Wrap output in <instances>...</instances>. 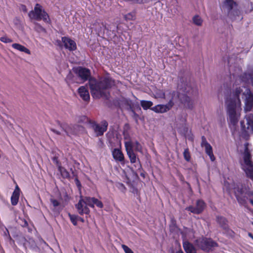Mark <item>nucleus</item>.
Returning <instances> with one entry per match:
<instances>
[{
    "mask_svg": "<svg viewBox=\"0 0 253 253\" xmlns=\"http://www.w3.org/2000/svg\"><path fill=\"white\" fill-rule=\"evenodd\" d=\"M183 157L185 161L189 162L191 160V155L189 152V150L188 148L184 149L183 152Z\"/></svg>",
    "mask_w": 253,
    "mask_h": 253,
    "instance_id": "obj_31",
    "label": "nucleus"
},
{
    "mask_svg": "<svg viewBox=\"0 0 253 253\" xmlns=\"http://www.w3.org/2000/svg\"><path fill=\"white\" fill-rule=\"evenodd\" d=\"M201 147H204L205 149L206 153L210 157L211 161H214L215 158L213 154L212 148L209 143L207 140L206 138L204 136L201 137Z\"/></svg>",
    "mask_w": 253,
    "mask_h": 253,
    "instance_id": "obj_13",
    "label": "nucleus"
},
{
    "mask_svg": "<svg viewBox=\"0 0 253 253\" xmlns=\"http://www.w3.org/2000/svg\"><path fill=\"white\" fill-rule=\"evenodd\" d=\"M12 47L13 48H14L17 50H19L20 51L24 52L28 54H31V51L29 49H28L24 46H23L19 43H13L12 44Z\"/></svg>",
    "mask_w": 253,
    "mask_h": 253,
    "instance_id": "obj_23",
    "label": "nucleus"
},
{
    "mask_svg": "<svg viewBox=\"0 0 253 253\" xmlns=\"http://www.w3.org/2000/svg\"><path fill=\"white\" fill-rule=\"evenodd\" d=\"M78 93L80 97L85 101H88L90 96L87 88L84 86H81L78 89Z\"/></svg>",
    "mask_w": 253,
    "mask_h": 253,
    "instance_id": "obj_18",
    "label": "nucleus"
},
{
    "mask_svg": "<svg viewBox=\"0 0 253 253\" xmlns=\"http://www.w3.org/2000/svg\"><path fill=\"white\" fill-rule=\"evenodd\" d=\"M88 84L93 97L107 98L110 93L106 92L105 90L112 88L115 85V83L114 80L111 77H105L99 81L95 78L91 79L89 81Z\"/></svg>",
    "mask_w": 253,
    "mask_h": 253,
    "instance_id": "obj_1",
    "label": "nucleus"
},
{
    "mask_svg": "<svg viewBox=\"0 0 253 253\" xmlns=\"http://www.w3.org/2000/svg\"><path fill=\"white\" fill-rule=\"evenodd\" d=\"M51 130L52 132H53L55 133H56V134H61V133L60 132V131H58V130H56V129H54V128H51Z\"/></svg>",
    "mask_w": 253,
    "mask_h": 253,
    "instance_id": "obj_46",
    "label": "nucleus"
},
{
    "mask_svg": "<svg viewBox=\"0 0 253 253\" xmlns=\"http://www.w3.org/2000/svg\"><path fill=\"white\" fill-rule=\"evenodd\" d=\"M178 98L186 108L192 109L193 102L190 97L186 94L180 93L175 91H171L167 95L166 99L168 100L166 105L170 110L173 107L175 102Z\"/></svg>",
    "mask_w": 253,
    "mask_h": 253,
    "instance_id": "obj_4",
    "label": "nucleus"
},
{
    "mask_svg": "<svg viewBox=\"0 0 253 253\" xmlns=\"http://www.w3.org/2000/svg\"><path fill=\"white\" fill-rule=\"evenodd\" d=\"M39 28L41 31L45 32V30L42 27L39 26Z\"/></svg>",
    "mask_w": 253,
    "mask_h": 253,
    "instance_id": "obj_52",
    "label": "nucleus"
},
{
    "mask_svg": "<svg viewBox=\"0 0 253 253\" xmlns=\"http://www.w3.org/2000/svg\"><path fill=\"white\" fill-rule=\"evenodd\" d=\"M59 170L60 171V172L61 173L62 172H61V167H59Z\"/></svg>",
    "mask_w": 253,
    "mask_h": 253,
    "instance_id": "obj_59",
    "label": "nucleus"
},
{
    "mask_svg": "<svg viewBox=\"0 0 253 253\" xmlns=\"http://www.w3.org/2000/svg\"><path fill=\"white\" fill-rule=\"evenodd\" d=\"M88 84L93 97L107 98L110 93L106 92L105 90L112 88L115 85V83L114 80L111 77H105L99 81L95 78L91 79L89 81Z\"/></svg>",
    "mask_w": 253,
    "mask_h": 253,
    "instance_id": "obj_2",
    "label": "nucleus"
},
{
    "mask_svg": "<svg viewBox=\"0 0 253 253\" xmlns=\"http://www.w3.org/2000/svg\"><path fill=\"white\" fill-rule=\"evenodd\" d=\"M134 17V15L133 14L129 13L127 14L126 15L125 17L126 20H133Z\"/></svg>",
    "mask_w": 253,
    "mask_h": 253,
    "instance_id": "obj_43",
    "label": "nucleus"
},
{
    "mask_svg": "<svg viewBox=\"0 0 253 253\" xmlns=\"http://www.w3.org/2000/svg\"><path fill=\"white\" fill-rule=\"evenodd\" d=\"M248 236L253 240V234L252 233L249 232Z\"/></svg>",
    "mask_w": 253,
    "mask_h": 253,
    "instance_id": "obj_51",
    "label": "nucleus"
},
{
    "mask_svg": "<svg viewBox=\"0 0 253 253\" xmlns=\"http://www.w3.org/2000/svg\"><path fill=\"white\" fill-rule=\"evenodd\" d=\"M132 192L134 194H135L136 196H138L139 197L140 192L137 188H133Z\"/></svg>",
    "mask_w": 253,
    "mask_h": 253,
    "instance_id": "obj_45",
    "label": "nucleus"
},
{
    "mask_svg": "<svg viewBox=\"0 0 253 253\" xmlns=\"http://www.w3.org/2000/svg\"><path fill=\"white\" fill-rule=\"evenodd\" d=\"M64 173H66L67 175L69 174L68 171L65 169H64Z\"/></svg>",
    "mask_w": 253,
    "mask_h": 253,
    "instance_id": "obj_58",
    "label": "nucleus"
},
{
    "mask_svg": "<svg viewBox=\"0 0 253 253\" xmlns=\"http://www.w3.org/2000/svg\"><path fill=\"white\" fill-rule=\"evenodd\" d=\"M236 198L239 204L244 205L245 207H246V202L245 199L237 197H236Z\"/></svg>",
    "mask_w": 253,
    "mask_h": 253,
    "instance_id": "obj_42",
    "label": "nucleus"
},
{
    "mask_svg": "<svg viewBox=\"0 0 253 253\" xmlns=\"http://www.w3.org/2000/svg\"><path fill=\"white\" fill-rule=\"evenodd\" d=\"M224 5L227 9L228 13H229L232 10L234 6L237 5V3L233 0H225Z\"/></svg>",
    "mask_w": 253,
    "mask_h": 253,
    "instance_id": "obj_25",
    "label": "nucleus"
},
{
    "mask_svg": "<svg viewBox=\"0 0 253 253\" xmlns=\"http://www.w3.org/2000/svg\"><path fill=\"white\" fill-rule=\"evenodd\" d=\"M243 94L246 96L245 110L250 111L253 107V94L249 88L246 89Z\"/></svg>",
    "mask_w": 253,
    "mask_h": 253,
    "instance_id": "obj_14",
    "label": "nucleus"
},
{
    "mask_svg": "<svg viewBox=\"0 0 253 253\" xmlns=\"http://www.w3.org/2000/svg\"><path fill=\"white\" fill-rule=\"evenodd\" d=\"M15 23L16 24H18L19 23V19H18V18H16V19H15Z\"/></svg>",
    "mask_w": 253,
    "mask_h": 253,
    "instance_id": "obj_53",
    "label": "nucleus"
},
{
    "mask_svg": "<svg viewBox=\"0 0 253 253\" xmlns=\"http://www.w3.org/2000/svg\"><path fill=\"white\" fill-rule=\"evenodd\" d=\"M252 224L253 225V222H252Z\"/></svg>",
    "mask_w": 253,
    "mask_h": 253,
    "instance_id": "obj_61",
    "label": "nucleus"
},
{
    "mask_svg": "<svg viewBox=\"0 0 253 253\" xmlns=\"http://www.w3.org/2000/svg\"><path fill=\"white\" fill-rule=\"evenodd\" d=\"M93 120H90L86 116H81L78 117L77 121L78 125H76L74 126V130L73 131V133L75 134H78L81 132H83L84 131V127L82 126V125L85 124H90L91 125V122H92Z\"/></svg>",
    "mask_w": 253,
    "mask_h": 253,
    "instance_id": "obj_9",
    "label": "nucleus"
},
{
    "mask_svg": "<svg viewBox=\"0 0 253 253\" xmlns=\"http://www.w3.org/2000/svg\"><path fill=\"white\" fill-rule=\"evenodd\" d=\"M50 202L55 208L58 207L59 205V202L56 200L50 199Z\"/></svg>",
    "mask_w": 253,
    "mask_h": 253,
    "instance_id": "obj_44",
    "label": "nucleus"
},
{
    "mask_svg": "<svg viewBox=\"0 0 253 253\" xmlns=\"http://www.w3.org/2000/svg\"><path fill=\"white\" fill-rule=\"evenodd\" d=\"M101 25L102 26H103V27L105 29H107L106 28V24L105 22H101Z\"/></svg>",
    "mask_w": 253,
    "mask_h": 253,
    "instance_id": "obj_50",
    "label": "nucleus"
},
{
    "mask_svg": "<svg viewBox=\"0 0 253 253\" xmlns=\"http://www.w3.org/2000/svg\"><path fill=\"white\" fill-rule=\"evenodd\" d=\"M156 98L166 99L165 92L161 89H157L155 92Z\"/></svg>",
    "mask_w": 253,
    "mask_h": 253,
    "instance_id": "obj_29",
    "label": "nucleus"
},
{
    "mask_svg": "<svg viewBox=\"0 0 253 253\" xmlns=\"http://www.w3.org/2000/svg\"><path fill=\"white\" fill-rule=\"evenodd\" d=\"M93 206L95 205L97 207L99 208H102L103 207V204L102 202L98 199L94 198L93 200Z\"/></svg>",
    "mask_w": 253,
    "mask_h": 253,
    "instance_id": "obj_34",
    "label": "nucleus"
},
{
    "mask_svg": "<svg viewBox=\"0 0 253 253\" xmlns=\"http://www.w3.org/2000/svg\"><path fill=\"white\" fill-rule=\"evenodd\" d=\"M0 40L3 42L5 43H10L12 42V40L9 38H8L6 36H4L1 38H0Z\"/></svg>",
    "mask_w": 253,
    "mask_h": 253,
    "instance_id": "obj_39",
    "label": "nucleus"
},
{
    "mask_svg": "<svg viewBox=\"0 0 253 253\" xmlns=\"http://www.w3.org/2000/svg\"><path fill=\"white\" fill-rule=\"evenodd\" d=\"M18 222L22 227H24L28 226V222L25 219L20 218Z\"/></svg>",
    "mask_w": 253,
    "mask_h": 253,
    "instance_id": "obj_38",
    "label": "nucleus"
},
{
    "mask_svg": "<svg viewBox=\"0 0 253 253\" xmlns=\"http://www.w3.org/2000/svg\"><path fill=\"white\" fill-rule=\"evenodd\" d=\"M176 253H184L181 250H180L178 251L177 252H176Z\"/></svg>",
    "mask_w": 253,
    "mask_h": 253,
    "instance_id": "obj_55",
    "label": "nucleus"
},
{
    "mask_svg": "<svg viewBox=\"0 0 253 253\" xmlns=\"http://www.w3.org/2000/svg\"><path fill=\"white\" fill-rule=\"evenodd\" d=\"M20 194H17L16 192H13L11 197V204L13 206H15L17 204Z\"/></svg>",
    "mask_w": 253,
    "mask_h": 253,
    "instance_id": "obj_28",
    "label": "nucleus"
},
{
    "mask_svg": "<svg viewBox=\"0 0 253 253\" xmlns=\"http://www.w3.org/2000/svg\"><path fill=\"white\" fill-rule=\"evenodd\" d=\"M216 221L223 230L225 231L229 230L228 221L225 217L221 215H217L216 216Z\"/></svg>",
    "mask_w": 253,
    "mask_h": 253,
    "instance_id": "obj_17",
    "label": "nucleus"
},
{
    "mask_svg": "<svg viewBox=\"0 0 253 253\" xmlns=\"http://www.w3.org/2000/svg\"><path fill=\"white\" fill-rule=\"evenodd\" d=\"M242 92L243 89L241 87H237L233 91V97H227L225 100L227 113L230 122L233 126L236 125L238 122L236 109L237 104H241L240 95Z\"/></svg>",
    "mask_w": 253,
    "mask_h": 253,
    "instance_id": "obj_3",
    "label": "nucleus"
},
{
    "mask_svg": "<svg viewBox=\"0 0 253 253\" xmlns=\"http://www.w3.org/2000/svg\"><path fill=\"white\" fill-rule=\"evenodd\" d=\"M125 147L130 163L131 164L136 163L138 158L136 157V155L134 153V150H132L131 143L129 142H125Z\"/></svg>",
    "mask_w": 253,
    "mask_h": 253,
    "instance_id": "obj_15",
    "label": "nucleus"
},
{
    "mask_svg": "<svg viewBox=\"0 0 253 253\" xmlns=\"http://www.w3.org/2000/svg\"><path fill=\"white\" fill-rule=\"evenodd\" d=\"M243 159L244 163L247 166L250 168L253 167V163L251 161V155L250 152L249 151L248 148H246L245 150L243 156Z\"/></svg>",
    "mask_w": 253,
    "mask_h": 253,
    "instance_id": "obj_21",
    "label": "nucleus"
},
{
    "mask_svg": "<svg viewBox=\"0 0 253 253\" xmlns=\"http://www.w3.org/2000/svg\"><path fill=\"white\" fill-rule=\"evenodd\" d=\"M126 142H129L131 143V145L132 146V150H133L135 151L139 152H142V147L141 145L140 144V143L136 140L134 142H132L130 140L126 141Z\"/></svg>",
    "mask_w": 253,
    "mask_h": 253,
    "instance_id": "obj_24",
    "label": "nucleus"
},
{
    "mask_svg": "<svg viewBox=\"0 0 253 253\" xmlns=\"http://www.w3.org/2000/svg\"><path fill=\"white\" fill-rule=\"evenodd\" d=\"M246 173L248 176L253 180V169L251 168L250 169H248Z\"/></svg>",
    "mask_w": 253,
    "mask_h": 253,
    "instance_id": "obj_40",
    "label": "nucleus"
},
{
    "mask_svg": "<svg viewBox=\"0 0 253 253\" xmlns=\"http://www.w3.org/2000/svg\"><path fill=\"white\" fill-rule=\"evenodd\" d=\"M134 167L140 172V176L143 178H145V175L143 172V170L142 169V166L139 159H138V163L134 165Z\"/></svg>",
    "mask_w": 253,
    "mask_h": 253,
    "instance_id": "obj_30",
    "label": "nucleus"
},
{
    "mask_svg": "<svg viewBox=\"0 0 253 253\" xmlns=\"http://www.w3.org/2000/svg\"><path fill=\"white\" fill-rule=\"evenodd\" d=\"M197 246L206 252H209L212 250V248L217 247L218 244L211 238L202 237L195 241Z\"/></svg>",
    "mask_w": 253,
    "mask_h": 253,
    "instance_id": "obj_7",
    "label": "nucleus"
},
{
    "mask_svg": "<svg viewBox=\"0 0 253 253\" xmlns=\"http://www.w3.org/2000/svg\"><path fill=\"white\" fill-rule=\"evenodd\" d=\"M21 8H22V10L23 11H24V12H27V8H26V6H25V5H22L21 6Z\"/></svg>",
    "mask_w": 253,
    "mask_h": 253,
    "instance_id": "obj_49",
    "label": "nucleus"
},
{
    "mask_svg": "<svg viewBox=\"0 0 253 253\" xmlns=\"http://www.w3.org/2000/svg\"><path fill=\"white\" fill-rule=\"evenodd\" d=\"M68 215L73 224L75 226L77 225L78 221V215L75 214H72L70 213H68Z\"/></svg>",
    "mask_w": 253,
    "mask_h": 253,
    "instance_id": "obj_33",
    "label": "nucleus"
},
{
    "mask_svg": "<svg viewBox=\"0 0 253 253\" xmlns=\"http://www.w3.org/2000/svg\"><path fill=\"white\" fill-rule=\"evenodd\" d=\"M94 199V197H81L79 202L76 205V208L80 215H83L84 214H89L90 210L87 206L94 208L93 203Z\"/></svg>",
    "mask_w": 253,
    "mask_h": 253,
    "instance_id": "obj_6",
    "label": "nucleus"
},
{
    "mask_svg": "<svg viewBox=\"0 0 253 253\" xmlns=\"http://www.w3.org/2000/svg\"><path fill=\"white\" fill-rule=\"evenodd\" d=\"M183 247L186 253H197V251L193 245L189 241L183 243Z\"/></svg>",
    "mask_w": 253,
    "mask_h": 253,
    "instance_id": "obj_22",
    "label": "nucleus"
},
{
    "mask_svg": "<svg viewBox=\"0 0 253 253\" xmlns=\"http://www.w3.org/2000/svg\"><path fill=\"white\" fill-rule=\"evenodd\" d=\"M250 202L253 206V199H250Z\"/></svg>",
    "mask_w": 253,
    "mask_h": 253,
    "instance_id": "obj_57",
    "label": "nucleus"
},
{
    "mask_svg": "<svg viewBox=\"0 0 253 253\" xmlns=\"http://www.w3.org/2000/svg\"><path fill=\"white\" fill-rule=\"evenodd\" d=\"M91 122V126L97 137L102 136L107 130L108 124L106 120H103L101 122V126L94 121Z\"/></svg>",
    "mask_w": 253,
    "mask_h": 253,
    "instance_id": "obj_10",
    "label": "nucleus"
},
{
    "mask_svg": "<svg viewBox=\"0 0 253 253\" xmlns=\"http://www.w3.org/2000/svg\"><path fill=\"white\" fill-rule=\"evenodd\" d=\"M206 203L202 200H198L196 201L195 207L190 206L186 208V211H189L191 212L199 214L201 213L204 210L206 207Z\"/></svg>",
    "mask_w": 253,
    "mask_h": 253,
    "instance_id": "obj_11",
    "label": "nucleus"
},
{
    "mask_svg": "<svg viewBox=\"0 0 253 253\" xmlns=\"http://www.w3.org/2000/svg\"><path fill=\"white\" fill-rule=\"evenodd\" d=\"M178 98L186 108L192 109L193 102L190 97L186 94L180 93L175 91H171L167 95L166 99L168 100L166 105L170 110L173 107L175 102Z\"/></svg>",
    "mask_w": 253,
    "mask_h": 253,
    "instance_id": "obj_5",
    "label": "nucleus"
},
{
    "mask_svg": "<svg viewBox=\"0 0 253 253\" xmlns=\"http://www.w3.org/2000/svg\"><path fill=\"white\" fill-rule=\"evenodd\" d=\"M29 16L31 19L37 20H42L45 22H48L49 21V16L47 13L42 8V6L37 3L33 10L29 13Z\"/></svg>",
    "mask_w": 253,
    "mask_h": 253,
    "instance_id": "obj_8",
    "label": "nucleus"
},
{
    "mask_svg": "<svg viewBox=\"0 0 253 253\" xmlns=\"http://www.w3.org/2000/svg\"><path fill=\"white\" fill-rule=\"evenodd\" d=\"M122 248L124 250L125 253H134L131 249L125 245H122Z\"/></svg>",
    "mask_w": 253,
    "mask_h": 253,
    "instance_id": "obj_37",
    "label": "nucleus"
},
{
    "mask_svg": "<svg viewBox=\"0 0 253 253\" xmlns=\"http://www.w3.org/2000/svg\"><path fill=\"white\" fill-rule=\"evenodd\" d=\"M75 184L78 189V190L80 192V193H81L82 186V184H81L80 180H79L78 177H75Z\"/></svg>",
    "mask_w": 253,
    "mask_h": 253,
    "instance_id": "obj_35",
    "label": "nucleus"
},
{
    "mask_svg": "<svg viewBox=\"0 0 253 253\" xmlns=\"http://www.w3.org/2000/svg\"><path fill=\"white\" fill-rule=\"evenodd\" d=\"M14 192H16L17 194H20V189L17 185L16 186Z\"/></svg>",
    "mask_w": 253,
    "mask_h": 253,
    "instance_id": "obj_48",
    "label": "nucleus"
},
{
    "mask_svg": "<svg viewBox=\"0 0 253 253\" xmlns=\"http://www.w3.org/2000/svg\"><path fill=\"white\" fill-rule=\"evenodd\" d=\"M112 156L114 159L121 164H125V158L124 154L120 149L115 148L112 151Z\"/></svg>",
    "mask_w": 253,
    "mask_h": 253,
    "instance_id": "obj_16",
    "label": "nucleus"
},
{
    "mask_svg": "<svg viewBox=\"0 0 253 253\" xmlns=\"http://www.w3.org/2000/svg\"><path fill=\"white\" fill-rule=\"evenodd\" d=\"M118 188L122 192L125 193L126 190V187L124 184L122 183H118L117 184Z\"/></svg>",
    "mask_w": 253,
    "mask_h": 253,
    "instance_id": "obj_36",
    "label": "nucleus"
},
{
    "mask_svg": "<svg viewBox=\"0 0 253 253\" xmlns=\"http://www.w3.org/2000/svg\"><path fill=\"white\" fill-rule=\"evenodd\" d=\"M140 105L144 110H147L152 108L153 103L151 101L143 100L140 101Z\"/></svg>",
    "mask_w": 253,
    "mask_h": 253,
    "instance_id": "obj_26",
    "label": "nucleus"
},
{
    "mask_svg": "<svg viewBox=\"0 0 253 253\" xmlns=\"http://www.w3.org/2000/svg\"><path fill=\"white\" fill-rule=\"evenodd\" d=\"M193 23L198 26H201L202 24L203 20L199 15H195L193 18Z\"/></svg>",
    "mask_w": 253,
    "mask_h": 253,
    "instance_id": "obj_32",
    "label": "nucleus"
},
{
    "mask_svg": "<svg viewBox=\"0 0 253 253\" xmlns=\"http://www.w3.org/2000/svg\"><path fill=\"white\" fill-rule=\"evenodd\" d=\"M61 39H62V41H60V40H56V41H55V44L56 45L58 46H59V48H60V49H62V42H63V37H62V38H61Z\"/></svg>",
    "mask_w": 253,
    "mask_h": 253,
    "instance_id": "obj_41",
    "label": "nucleus"
},
{
    "mask_svg": "<svg viewBox=\"0 0 253 253\" xmlns=\"http://www.w3.org/2000/svg\"><path fill=\"white\" fill-rule=\"evenodd\" d=\"M246 120L248 126V128H250L253 133V115L250 114L247 116Z\"/></svg>",
    "mask_w": 253,
    "mask_h": 253,
    "instance_id": "obj_27",
    "label": "nucleus"
},
{
    "mask_svg": "<svg viewBox=\"0 0 253 253\" xmlns=\"http://www.w3.org/2000/svg\"><path fill=\"white\" fill-rule=\"evenodd\" d=\"M184 179V178L183 176L181 175V176H180V180L181 181H183Z\"/></svg>",
    "mask_w": 253,
    "mask_h": 253,
    "instance_id": "obj_56",
    "label": "nucleus"
},
{
    "mask_svg": "<svg viewBox=\"0 0 253 253\" xmlns=\"http://www.w3.org/2000/svg\"><path fill=\"white\" fill-rule=\"evenodd\" d=\"M64 47L70 51H74L77 49V44L74 40L64 37Z\"/></svg>",
    "mask_w": 253,
    "mask_h": 253,
    "instance_id": "obj_19",
    "label": "nucleus"
},
{
    "mask_svg": "<svg viewBox=\"0 0 253 253\" xmlns=\"http://www.w3.org/2000/svg\"><path fill=\"white\" fill-rule=\"evenodd\" d=\"M186 92H187V93L190 94L189 91H187Z\"/></svg>",
    "mask_w": 253,
    "mask_h": 253,
    "instance_id": "obj_60",
    "label": "nucleus"
},
{
    "mask_svg": "<svg viewBox=\"0 0 253 253\" xmlns=\"http://www.w3.org/2000/svg\"><path fill=\"white\" fill-rule=\"evenodd\" d=\"M76 73L84 82L87 80L89 81L90 79L93 78L91 77L90 70L85 67H79L76 69Z\"/></svg>",
    "mask_w": 253,
    "mask_h": 253,
    "instance_id": "obj_12",
    "label": "nucleus"
},
{
    "mask_svg": "<svg viewBox=\"0 0 253 253\" xmlns=\"http://www.w3.org/2000/svg\"><path fill=\"white\" fill-rule=\"evenodd\" d=\"M78 221H80L82 223H84V220L83 217H80L78 216Z\"/></svg>",
    "mask_w": 253,
    "mask_h": 253,
    "instance_id": "obj_47",
    "label": "nucleus"
},
{
    "mask_svg": "<svg viewBox=\"0 0 253 253\" xmlns=\"http://www.w3.org/2000/svg\"><path fill=\"white\" fill-rule=\"evenodd\" d=\"M151 110L156 113H165L170 110L166 104H158L151 108Z\"/></svg>",
    "mask_w": 253,
    "mask_h": 253,
    "instance_id": "obj_20",
    "label": "nucleus"
},
{
    "mask_svg": "<svg viewBox=\"0 0 253 253\" xmlns=\"http://www.w3.org/2000/svg\"><path fill=\"white\" fill-rule=\"evenodd\" d=\"M172 224L173 225V226H176V222L174 220L172 221Z\"/></svg>",
    "mask_w": 253,
    "mask_h": 253,
    "instance_id": "obj_54",
    "label": "nucleus"
}]
</instances>
